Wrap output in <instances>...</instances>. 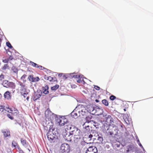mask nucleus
<instances>
[{"label":"nucleus","mask_w":153,"mask_h":153,"mask_svg":"<svg viewBox=\"0 0 153 153\" xmlns=\"http://www.w3.org/2000/svg\"><path fill=\"white\" fill-rule=\"evenodd\" d=\"M102 128L103 131L108 135L112 136L113 135H117L118 134V130L117 129V127L115 126H105V124H103Z\"/></svg>","instance_id":"obj_1"},{"label":"nucleus","mask_w":153,"mask_h":153,"mask_svg":"<svg viewBox=\"0 0 153 153\" xmlns=\"http://www.w3.org/2000/svg\"><path fill=\"white\" fill-rule=\"evenodd\" d=\"M2 85L4 87L6 88L14 89L16 87V85L14 82H9L7 80H4L3 81Z\"/></svg>","instance_id":"obj_2"},{"label":"nucleus","mask_w":153,"mask_h":153,"mask_svg":"<svg viewBox=\"0 0 153 153\" xmlns=\"http://www.w3.org/2000/svg\"><path fill=\"white\" fill-rule=\"evenodd\" d=\"M76 110L79 113V116L85 115L87 112L86 107L83 105H79L78 108H76Z\"/></svg>","instance_id":"obj_3"},{"label":"nucleus","mask_w":153,"mask_h":153,"mask_svg":"<svg viewBox=\"0 0 153 153\" xmlns=\"http://www.w3.org/2000/svg\"><path fill=\"white\" fill-rule=\"evenodd\" d=\"M55 120L59 125L60 126H63L68 122V120L64 117H57L55 118Z\"/></svg>","instance_id":"obj_4"},{"label":"nucleus","mask_w":153,"mask_h":153,"mask_svg":"<svg viewBox=\"0 0 153 153\" xmlns=\"http://www.w3.org/2000/svg\"><path fill=\"white\" fill-rule=\"evenodd\" d=\"M60 149L62 152L68 153L70 152V148L68 144L63 143L61 146Z\"/></svg>","instance_id":"obj_5"},{"label":"nucleus","mask_w":153,"mask_h":153,"mask_svg":"<svg viewBox=\"0 0 153 153\" xmlns=\"http://www.w3.org/2000/svg\"><path fill=\"white\" fill-rule=\"evenodd\" d=\"M54 115V114L48 108L47 109L45 112V116L46 118L51 121L53 120Z\"/></svg>","instance_id":"obj_6"},{"label":"nucleus","mask_w":153,"mask_h":153,"mask_svg":"<svg viewBox=\"0 0 153 153\" xmlns=\"http://www.w3.org/2000/svg\"><path fill=\"white\" fill-rule=\"evenodd\" d=\"M18 88L17 90L20 91L22 92H25L26 90V86L25 84L22 82H19L17 84Z\"/></svg>","instance_id":"obj_7"},{"label":"nucleus","mask_w":153,"mask_h":153,"mask_svg":"<svg viewBox=\"0 0 153 153\" xmlns=\"http://www.w3.org/2000/svg\"><path fill=\"white\" fill-rule=\"evenodd\" d=\"M113 120L111 115H108L106 117L105 120L103 124H105V126L112 125L111 124L112 123H113Z\"/></svg>","instance_id":"obj_8"},{"label":"nucleus","mask_w":153,"mask_h":153,"mask_svg":"<svg viewBox=\"0 0 153 153\" xmlns=\"http://www.w3.org/2000/svg\"><path fill=\"white\" fill-rule=\"evenodd\" d=\"M42 94V93L41 90H37L34 93V95L33 97V100L35 101L37 100L40 97Z\"/></svg>","instance_id":"obj_9"},{"label":"nucleus","mask_w":153,"mask_h":153,"mask_svg":"<svg viewBox=\"0 0 153 153\" xmlns=\"http://www.w3.org/2000/svg\"><path fill=\"white\" fill-rule=\"evenodd\" d=\"M73 130H71V134H73V136L76 135H79L82 134L80 130L75 126H73Z\"/></svg>","instance_id":"obj_10"},{"label":"nucleus","mask_w":153,"mask_h":153,"mask_svg":"<svg viewBox=\"0 0 153 153\" xmlns=\"http://www.w3.org/2000/svg\"><path fill=\"white\" fill-rule=\"evenodd\" d=\"M74 136L73 134H71V131L70 132L69 134H66L64 136V138L66 140L68 141H71L73 140Z\"/></svg>","instance_id":"obj_11"},{"label":"nucleus","mask_w":153,"mask_h":153,"mask_svg":"<svg viewBox=\"0 0 153 153\" xmlns=\"http://www.w3.org/2000/svg\"><path fill=\"white\" fill-rule=\"evenodd\" d=\"M44 79L46 80H49L50 82H54L57 81L56 77H52L50 76L45 75L44 76Z\"/></svg>","instance_id":"obj_12"},{"label":"nucleus","mask_w":153,"mask_h":153,"mask_svg":"<svg viewBox=\"0 0 153 153\" xmlns=\"http://www.w3.org/2000/svg\"><path fill=\"white\" fill-rule=\"evenodd\" d=\"M47 135L48 139L50 141H52L55 138V135L52 132H48Z\"/></svg>","instance_id":"obj_13"},{"label":"nucleus","mask_w":153,"mask_h":153,"mask_svg":"<svg viewBox=\"0 0 153 153\" xmlns=\"http://www.w3.org/2000/svg\"><path fill=\"white\" fill-rule=\"evenodd\" d=\"M87 150L93 153H97L98 152L97 148L94 146H90Z\"/></svg>","instance_id":"obj_14"},{"label":"nucleus","mask_w":153,"mask_h":153,"mask_svg":"<svg viewBox=\"0 0 153 153\" xmlns=\"http://www.w3.org/2000/svg\"><path fill=\"white\" fill-rule=\"evenodd\" d=\"M29 80L32 82H36L38 81L39 79L38 77H34L33 76L30 75L28 77Z\"/></svg>","instance_id":"obj_15"},{"label":"nucleus","mask_w":153,"mask_h":153,"mask_svg":"<svg viewBox=\"0 0 153 153\" xmlns=\"http://www.w3.org/2000/svg\"><path fill=\"white\" fill-rule=\"evenodd\" d=\"M4 97L5 99L9 100L11 98L10 92L9 91H6L4 94Z\"/></svg>","instance_id":"obj_16"},{"label":"nucleus","mask_w":153,"mask_h":153,"mask_svg":"<svg viewBox=\"0 0 153 153\" xmlns=\"http://www.w3.org/2000/svg\"><path fill=\"white\" fill-rule=\"evenodd\" d=\"M82 134H81L79 135H76L74 136L73 137V141L75 142L78 141L80 139L81 137L82 136Z\"/></svg>","instance_id":"obj_17"},{"label":"nucleus","mask_w":153,"mask_h":153,"mask_svg":"<svg viewBox=\"0 0 153 153\" xmlns=\"http://www.w3.org/2000/svg\"><path fill=\"white\" fill-rule=\"evenodd\" d=\"M48 86L46 85L45 87H43L42 90L43 93L45 94H47L49 93L48 91Z\"/></svg>","instance_id":"obj_18"},{"label":"nucleus","mask_w":153,"mask_h":153,"mask_svg":"<svg viewBox=\"0 0 153 153\" xmlns=\"http://www.w3.org/2000/svg\"><path fill=\"white\" fill-rule=\"evenodd\" d=\"M12 146H13L14 147L18 148H19V145L15 141L13 140L12 141Z\"/></svg>","instance_id":"obj_19"},{"label":"nucleus","mask_w":153,"mask_h":153,"mask_svg":"<svg viewBox=\"0 0 153 153\" xmlns=\"http://www.w3.org/2000/svg\"><path fill=\"white\" fill-rule=\"evenodd\" d=\"M85 138H88L89 140H91L92 138L93 137V135L92 134H89V133L85 134Z\"/></svg>","instance_id":"obj_20"},{"label":"nucleus","mask_w":153,"mask_h":153,"mask_svg":"<svg viewBox=\"0 0 153 153\" xmlns=\"http://www.w3.org/2000/svg\"><path fill=\"white\" fill-rule=\"evenodd\" d=\"M4 136L7 137L10 136V132L9 131H6L3 132Z\"/></svg>","instance_id":"obj_21"},{"label":"nucleus","mask_w":153,"mask_h":153,"mask_svg":"<svg viewBox=\"0 0 153 153\" xmlns=\"http://www.w3.org/2000/svg\"><path fill=\"white\" fill-rule=\"evenodd\" d=\"M59 87V86L58 85H56L55 86L51 87V89L53 91H55Z\"/></svg>","instance_id":"obj_22"},{"label":"nucleus","mask_w":153,"mask_h":153,"mask_svg":"<svg viewBox=\"0 0 153 153\" xmlns=\"http://www.w3.org/2000/svg\"><path fill=\"white\" fill-rule=\"evenodd\" d=\"M21 143H22V145L23 146H26L27 143H26V142L25 140L23 138H22V139H21Z\"/></svg>","instance_id":"obj_23"},{"label":"nucleus","mask_w":153,"mask_h":153,"mask_svg":"<svg viewBox=\"0 0 153 153\" xmlns=\"http://www.w3.org/2000/svg\"><path fill=\"white\" fill-rule=\"evenodd\" d=\"M102 103L105 106H108V101L105 99H104L102 100Z\"/></svg>","instance_id":"obj_24"},{"label":"nucleus","mask_w":153,"mask_h":153,"mask_svg":"<svg viewBox=\"0 0 153 153\" xmlns=\"http://www.w3.org/2000/svg\"><path fill=\"white\" fill-rule=\"evenodd\" d=\"M67 127H66L65 128V129L67 130H71L72 129H73V126H72L71 125H68L66 126Z\"/></svg>","instance_id":"obj_25"},{"label":"nucleus","mask_w":153,"mask_h":153,"mask_svg":"<svg viewBox=\"0 0 153 153\" xmlns=\"http://www.w3.org/2000/svg\"><path fill=\"white\" fill-rule=\"evenodd\" d=\"M30 65L33 66L34 67H36V68H38V65H39L35 63H34V62H31V61H30Z\"/></svg>","instance_id":"obj_26"},{"label":"nucleus","mask_w":153,"mask_h":153,"mask_svg":"<svg viewBox=\"0 0 153 153\" xmlns=\"http://www.w3.org/2000/svg\"><path fill=\"white\" fill-rule=\"evenodd\" d=\"M12 60V59H10V57H9L8 59H3L2 60V62H3L5 63H8V61H9V59Z\"/></svg>","instance_id":"obj_27"},{"label":"nucleus","mask_w":153,"mask_h":153,"mask_svg":"<svg viewBox=\"0 0 153 153\" xmlns=\"http://www.w3.org/2000/svg\"><path fill=\"white\" fill-rule=\"evenodd\" d=\"M9 66L7 64H5L4 65L3 67L2 68V69L4 70H5L6 69H9Z\"/></svg>","instance_id":"obj_28"},{"label":"nucleus","mask_w":153,"mask_h":153,"mask_svg":"<svg viewBox=\"0 0 153 153\" xmlns=\"http://www.w3.org/2000/svg\"><path fill=\"white\" fill-rule=\"evenodd\" d=\"M13 114H14V113H13V114H7V117L9 118L10 119H11V120H13V119H14V118L13 117V116H12V115Z\"/></svg>","instance_id":"obj_29"},{"label":"nucleus","mask_w":153,"mask_h":153,"mask_svg":"<svg viewBox=\"0 0 153 153\" xmlns=\"http://www.w3.org/2000/svg\"><path fill=\"white\" fill-rule=\"evenodd\" d=\"M72 115L74 117H78V116H79V113H78V114L76 112H75V111H74L72 113Z\"/></svg>","instance_id":"obj_30"},{"label":"nucleus","mask_w":153,"mask_h":153,"mask_svg":"<svg viewBox=\"0 0 153 153\" xmlns=\"http://www.w3.org/2000/svg\"><path fill=\"white\" fill-rule=\"evenodd\" d=\"M6 45L7 47L10 48H13V47L11 45V44L9 42H6Z\"/></svg>","instance_id":"obj_31"},{"label":"nucleus","mask_w":153,"mask_h":153,"mask_svg":"<svg viewBox=\"0 0 153 153\" xmlns=\"http://www.w3.org/2000/svg\"><path fill=\"white\" fill-rule=\"evenodd\" d=\"M110 99L111 100H114L116 99V97L114 95H111L110 97Z\"/></svg>","instance_id":"obj_32"},{"label":"nucleus","mask_w":153,"mask_h":153,"mask_svg":"<svg viewBox=\"0 0 153 153\" xmlns=\"http://www.w3.org/2000/svg\"><path fill=\"white\" fill-rule=\"evenodd\" d=\"M4 75L2 74H1L0 75V81H1L3 79H4Z\"/></svg>","instance_id":"obj_33"},{"label":"nucleus","mask_w":153,"mask_h":153,"mask_svg":"<svg viewBox=\"0 0 153 153\" xmlns=\"http://www.w3.org/2000/svg\"><path fill=\"white\" fill-rule=\"evenodd\" d=\"M97 139L99 141V143L100 142H102L103 141V138L101 137H98Z\"/></svg>","instance_id":"obj_34"},{"label":"nucleus","mask_w":153,"mask_h":153,"mask_svg":"<svg viewBox=\"0 0 153 153\" xmlns=\"http://www.w3.org/2000/svg\"><path fill=\"white\" fill-rule=\"evenodd\" d=\"M38 68H39V69L41 70H43L44 69H45L44 67L39 65Z\"/></svg>","instance_id":"obj_35"},{"label":"nucleus","mask_w":153,"mask_h":153,"mask_svg":"<svg viewBox=\"0 0 153 153\" xmlns=\"http://www.w3.org/2000/svg\"><path fill=\"white\" fill-rule=\"evenodd\" d=\"M82 80H83V79L82 78H80V79H78L77 80V82L80 83L81 82Z\"/></svg>","instance_id":"obj_36"},{"label":"nucleus","mask_w":153,"mask_h":153,"mask_svg":"<svg viewBox=\"0 0 153 153\" xmlns=\"http://www.w3.org/2000/svg\"><path fill=\"white\" fill-rule=\"evenodd\" d=\"M7 109H8V110H7V111L8 112H9L12 114H13V113L12 112L13 111L11 109L8 108H7Z\"/></svg>","instance_id":"obj_37"},{"label":"nucleus","mask_w":153,"mask_h":153,"mask_svg":"<svg viewBox=\"0 0 153 153\" xmlns=\"http://www.w3.org/2000/svg\"><path fill=\"white\" fill-rule=\"evenodd\" d=\"M97 90H99L100 89V88L99 87L97 86H95L94 87Z\"/></svg>","instance_id":"obj_38"},{"label":"nucleus","mask_w":153,"mask_h":153,"mask_svg":"<svg viewBox=\"0 0 153 153\" xmlns=\"http://www.w3.org/2000/svg\"><path fill=\"white\" fill-rule=\"evenodd\" d=\"M125 120L127 124H129L130 122L129 120H128L127 119H125Z\"/></svg>","instance_id":"obj_39"},{"label":"nucleus","mask_w":153,"mask_h":153,"mask_svg":"<svg viewBox=\"0 0 153 153\" xmlns=\"http://www.w3.org/2000/svg\"><path fill=\"white\" fill-rule=\"evenodd\" d=\"M139 146L141 147V148L142 149H143V150H144V149L143 147V146H142V144H141V143H139Z\"/></svg>","instance_id":"obj_40"},{"label":"nucleus","mask_w":153,"mask_h":153,"mask_svg":"<svg viewBox=\"0 0 153 153\" xmlns=\"http://www.w3.org/2000/svg\"><path fill=\"white\" fill-rule=\"evenodd\" d=\"M78 76L79 77V76H78L77 75H74L73 76V78H77L78 77Z\"/></svg>","instance_id":"obj_41"},{"label":"nucleus","mask_w":153,"mask_h":153,"mask_svg":"<svg viewBox=\"0 0 153 153\" xmlns=\"http://www.w3.org/2000/svg\"><path fill=\"white\" fill-rule=\"evenodd\" d=\"M26 76V75H23V76H22V77H21V78L22 79H24L25 78V77Z\"/></svg>","instance_id":"obj_42"},{"label":"nucleus","mask_w":153,"mask_h":153,"mask_svg":"<svg viewBox=\"0 0 153 153\" xmlns=\"http://www.w3.org/2000/svg\"><path fill=\"white\" fill-rule=\"evenodd\" d=\"M19 153H24L23 151L22 150H19Z\"/></svg>","instance_id":"obj_43"},{"label":"nucleus","mask_w":153,"mask_h":153,"mask_svg":"<svg viewBox=\"0 0 153 153\" xmlns=\"http://www.w3.org/2000/svg\"><path fill=\"white\" fill-rule=\"evenodd\" d=\"M63 77L64 79H66L67 78V77H66L65 75H64L63 76Z\"/></svg>","instance_id":"obj_44"},{"label":"nucleus","mask_w":153,"mask_h":153,"mask_svg":"<svg viewBox=\"0 0 153 153\" xmlns=\"http://www.w3.org/2000/svg\"><path fill=\"white\" fill-rule=\"evenodd\" d=\"M26 96H27V94H26L24 93V95H23L24 97L25 98V97H26Z\"/></svg>","instance_id":"obj_45"},{"label":"nucleus","mask_w":153,"mask_h":153,"mask_svg":"<svg viewBox=\"0 0 153 153\" xmlns=\"http://www.w3.org/2000/svg\"><path fill=\"white\" fill-rule=\"evenodd\" d=\"M29 98V97L28 96L27 97L26 99L27 101L28 100Z\"/></svg>","instance_id":"obj_46"},{"label":"nucleus","mask_w":153,"mask_h":153,"mask_svg":"<svg viewBox=\"0 0 153 153\" xmlns=\"http://www.w3.org/2000/svg\"><path fill=\"white\" fill-rule=\"evenodd\" d=\"M2 97V95L0 93V99H1Z\"/></svg>","instance_id":"obj_47"},{"label":"nucleus","mask_w":153,"mask_h":153,"mask_svg":"<svg viewBox=\"0 0 153 153\" xmlns=\"http://www.w3.org/2000/svg\"><path fill=\"white\" fill-rule=\"evenodd\" d=\"M14 72L15 73H16L17 72V69H15V71H14Z\"/></svg>","instance_id":"obj_48"},{"label":"nucleus","mask_w":153,"mask_h":153,"mask_svg":"<svg viewBox=\"0 0 153 153\" xmlns=\"http://www.w3.org/2000/svg\"><path fill=\"white\" fill-rule=\"evenodd\" d=\"M137 143H140V141H139V140H137Z\"/></svg>","instance_id":"obj_49"},{"label":"nucleus","mask_w":153,"mask_h":153,"mask_svg":"<svg viewBox=\"0 0 153 153\" xmlns=\"http://www.w3.org/2000/svg\"><path fill=\"white\" fill-rule=\"evenodd\" d=\"M2 41V39L1 38H0V43Z\"/></svg>","instance_id":"obj_50"},{"label":"nucleus","mask_w":153,"mask_h":153,"mask_svg":"<svg viewBox=\"0 0 153 153\" xmlns=\"http://www.w3.org/2000/svg\"><path fill=\"white\" fill-rule=\"evenodd\" d=\"M96 101L97 102H98V101L97 100H96Z\"/></svg>","instance_id":"obj_51"},{"label":"nucleus","mask_w":153,"mask_h":153,"mask_svg":"<svg viewBox=\"0 0 153 153\" xmlns=\"http://www.w3.org/2000/svg\"><path fill=\"white\" fill-rule=\"evenodd\" d=\"M124 111H126V109H124Z\"/></svg>","instance_id":"obj_52"},{"label":"nucleus","mask_w":153,"mask_h":153,"mask_svg":"<svg viewBox=\"0 0 153 153\" xmlns=\"http://www.w3.org/2000/svg\"><path fill=\"white\" fill-rule=\"evenodd\" d=\"M92 108H93V107H92ZM92 111H93V109H92Z\"/></svg>","instance_id":"obj_53"},{"label":"nucleus","mask_w":153,"mask_h":153,"mask_svg":"<svg viewBox=\"0 0 153 153\" xmlns=\"http://www.w3.org/2000/svg\"><path fill=\"white\" fill-rule=\"evenodd\" d=\"M15 113H16V114H17V112H16Z\"/></svg>","instance_id":"obj_54"},{"label":"nucleus","mask_w":153,"mask_h":153,"mask_svg":"<svg viewBox=\"0 0 153 153\" xmlns=\"http://www.w3.org/2000/svg\"><path fill=\"white\" fill-rule=\"evenodd\" d=\"M12 70H14V69H13V68H12Z\"/></svg>","instance_id":"obj_55"}]
</instances>
